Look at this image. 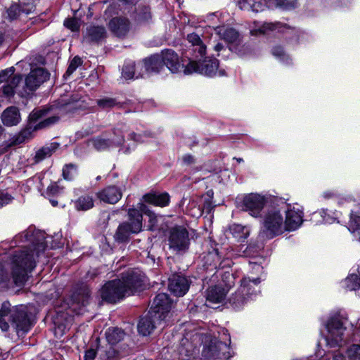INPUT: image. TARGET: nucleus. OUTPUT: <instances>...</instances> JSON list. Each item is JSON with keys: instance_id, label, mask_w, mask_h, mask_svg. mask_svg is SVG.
Instances as JSON below:
<instances>
[{"instance_id": "40", "label": "nucleus", "mask_w": 360, "mask_h": 360, "mask_svg": "<svg viewBox=\"0 0 360 360\" xmlns=\"http://www.w3.org/2000/svg\"><path fill=\"white\" fill-rule=\"evenodd\" d=\"M63 175L67 180H72L77 175V167L73 164L66 165L63 169Z\"/></svg>"}, {"instance_id": "57", "label": "nucleus", "mask_w": 360, "mask_h": 360, "mask_svg": "<svg viewBox=\"0 0 360 360\" xmlns=\"http://www.w3.org/2000/svg\"><path fill=\"white\" fill-rule=\"evenodd\" d=\"M117 354V352L112 346H110L108 350H106V357L108 360H116Z\"/></svg>"}, {"instance_id": "21", "label": "nucleus", "mask_w": 360, "mask_h": 360, "mask_svg": "<svg viewBox=\"0 0 360 360\" xmlns=\"http://www.w3.org/2000/svg\"><path fill=\"white\" fill-rule=\"evenodd\" d=\"M136 68H141L143 72H159L163 68L160 55H154L144 60L143 63H137Z\"/></svg>"}, {"instance_id": "9", "label": "nucleus", "mask_w": 360, "mask_h": 360, "mask_svg": "<svg viewBox=\"0 0 360 360\" xmlns=\"http://www.w3.org/2000/svg\"><path fill=\"white\" fill-rule=\"evenodd\" d=\"M345 322L346 319L340 315L333 316L328 321L326 326L328 333L326 342L330 347H335L343 344L346 329L345 327Z\"/></svg>"}, {"instance_id": "28", "label": "nucleus", "mask_w": 360, "mask_h": 360, "mask_svg": "<svg viewBox=\"0 0 360 360\" xmlns=\"http://www.w3.org/2000/svg\"><path fill=\"white\" fill-rule=\"evenodd\" d=\"M136 67L137 64L132 62L127 63L122 68V77L126 79L143 77L144 75L143 71L141 70V68H136Z\"/></svg>"}, {"instance_id": "25", "label": "nucleus", "mask_w": 360, "mask_h": 360, "mask_svg": "<svg viewBox=\"0 0 360 360\" xmlns=\"http://www.w3.org/2000/svg\"><path fill=\"white\" fill-rule=\"evenodd\" d=\"M106 37V30L103 26H90L86 30L84 41L86 42H98Z\"/></svg>"}, {"instance_id": "56", "label": "nucleus", "mask_w": 360, "mask_h": 360, "mask_svg": "<svg viewBox=\"0 0 360 360\" xmlns=\"http://www.w3.org/2000/svg\"><path fill=\"white\" fill-rule=\"evenodd\" d=\"M128 136H129V139L130 140H133L134 141H135L136 143H142L144 141L143 136H145L146 134L142 135V134H136V133L132 131V132H130Z\"/></svg>"}, {"instance_id": "58", "label": "nucleus", "mask_w": 360, "mask_h": 360, "mask_svg": "<svg viewBox=\"0 0 360 360\" xmlns=\"http://www.w3.org/2000/svg\"><path fill=\"white\" fill-rule=\"evenodd\" d=\"M3 93L6 96H12L15 94V89H13L11 86H9L6 83V84L3 86Z\"/></svg>"}, {"instance_id": "45", "label": "nucleus", "mask_w": 360, "mask_h": 360, "mask_svg": "<svg viewBox=\"0 0 360 360\" xmlns=\"http://www.w3.org/2000/svg\"><path fill=\"white\" fill-rule=\"evenodd\" d=\"M139 212L141 211L148 216L150 223L152 225H155L158 222L157 216L155 215V214L153 213V212L150 211L147 208V206L144 203H143V202L139 203Z\"/></svg>"}, {"instance_id": "33", "label": "nucleus", "mask_w": 360, "mask_h": 360, "mask_svg": "<svg viewBox=\"0 0 360 360\" xmlns=\"http://www.w3.org/2000/svg\"><path fill=\"white\" fill-rule=\"evenodd\" d=\"M108 342L114 345L123 339L124 333L117 328H108L105 333Z\"/></svg>"}, {"instance_id": "41", "label": "nucleus", "mask_w": 360, "mask_h": 360, "mask_svg": "<svg viewBox=\"0 0 360 360\" xmlns=\"http://www.w3.org/2000/svg\"><path fill=\"white\" fill-rule=\"evenodd\" d=\"M348 229L351 232L360 231V215L354 213L351 214Z\"/></svg>"}, {"instance_id": "46", "label": "nucleus", "mask_w": 360, "mask_h": 360, "mask_svg": "<svg viewBox=\"0 0 360 360\" xmlns=\"http://www.w3.org/2000/svg\"><path fill=\"white\" fill-rule=\"evenodd\" d=\"M15 72V68L11 67L0 72V83L8 82Z\"/></svg>"}, {"instance_id": "10", "label": "nucleus", "mask_w": 360, "mask_h": 360, "mask_svg": "<svg viewBox=\"0 0 360 360\" xmlns=\"http://www.w3.org/2000/svg\"><path fill=\"white\" fill-rule=\"evenodd\" d=\"M172 307L171 300L166 293H159L153 300L152 307L149 312L154 314L155 318H158V323L167 322V318L170 316Z\"/></svg>"}, {"instance_id": "35", "label": "nucleus", "mask_w": 360, "mask_h": 360, "mask_svg": "<svg viewBox=\"0 0 360 360\" xmlns=\"http://www.w3.org/2000/svg\"><path fill=\"white\" fill-rule=\"evenodd\" d=\"M189 55L192 57L191 60H195L204 57L206 53V46L202 43L195 47L190 48L188 50Z\"/></svg>"}, {"instance_id": "37", "label": "nucleus", "mask_w": 360, "mask_h": 360, "mask_svg": "<svg viewBox=\"0 0 360 360\" xmlns=\"http://www.w3.org/2000/svg\"><path fill=\"white\" fill-rule=\"evenodd\" d=\"M22 7L21 5L12 4L7 10L8 16L11 20H15L20 17L21 15L25 14L22 11Z\"/></svg>"}, {"instance_id": "1", "label": "nucleus", "mask_w": 360, "mask_h": 360, "mask_svg": "<svg viewBox=\"0 0 360 360\" xmlns=\"http://www.w3.org/2000/svg\"><path fill=\"white\" fill-rule=\"evenodd\" d=\"M46 248L44 237L40 236L31 248L16 251L7 264L10 273L4 271L0 265V283L5 287H8L11 283L16 286H22L28 278V274L35 267V257H38Z\"/></svg>"}, {"instance_id": "22", "label": "nucleus", "mask_w": 360, "mask_h": 360, "mask_svg": "<svg viewBox=\"0 0 360 360\" xmlns=\"http://www.w3.org/2000/svg\"><path fill=\"white\" fill-rule=\"evenodd\" d=\"M90 294L88 289H83L74 295L73 303L70 308L77 314H82L84 311L83 308L89 303Z\"/></svg>"}, {"instance_id": "15", "label": "nucleus", "mask_w": 360, "mask_h": 360, "mask_svg": "<svg viewBox=\"0 0 360 360\" xmlns=\"http://www.w3.org/2000/svg\"><path fill=\"white\" fill-rule=\"evenodd\" d=\"M303 221V212L299 207H290L285 211L284 219L286 231H291L298 229Z\"/></svg>"}, {"instance_id": "5", "label": "nucleus", "mask_w": 360, "mask_h": 360, "mask_svg": "<svg viewBox=\"0 0 360 360\" xmlns=\"http://www.w3.org/2000/svg\"><path fill=\"white\" fill-rule=\"evenodd\" d=\"M260 283L259 278L250 280L248 278H244L241 281V284L237 291L232 295L229 299L231 306L239 309L250 300H252L258 291V285Z\"/></svg>"}, {"instance_id": "8", "label": "nucleus", "mask_w": 360, "mask_h": 360, "mask_svg": "<svg viewBox=\"0 0 360 360\" xmlns=\"http://www.w3.org/2000/svg\"><path fill=\"white\" fill-rule=\"evenodd\" d=\"M218 68L219 61L217 59L205 60L202 63L191 60L184 68V72L186 75L197 72L208 77L225 75V71L218 70Z\"/></svg>"}, {"instance_id": "47", "label": "nucleus", "mask_w": 360, "mask_h": 360, "mask_svg": "<svg viewBox=\"0 0 360 360\" xmlns=\"http://www.w3.org/2000/svg\"><path fill=\"white\" fill-rule=\"evenodd\" d=\"M82 64V60L79 57L75 56L70 62L68 70L65 72V75H72L75 70Z\"/></svg>"}, {"instance_id": "3", "label": "nucleus", "mask_w": 360, "mask_h": 360, "mask_svg": "<svg viewBox=\"0 0 360 360\" xmlns=\"http://www.w3.org/2000/svg\"><path fill=\"white\" fill-rule=\"evenodd\" d=\"M10 324L18 335L20 332L24 333L30 328L26 311L22 308L11 307L8 302H5L0 309V328L3 331H7Z\"/></svg>"}, {"instance_id": "34", "label": "nucleus", "mask_w": 360, "mask_h": 360, "mask_svg": "<svg viewBox=\"0 0 360 360\" xmlns=\"http://www.w3.org/2000/svg\"><path fill=\"white\" fill-rule=\"evenodd\" d=\"M75 207L77 210L86 211L94 207V200L91 196L83 195L79 197L75 202Z\"/></svg>"}, {"instance_id": "42", "label": "nucleus", "mask_w": 360, "mask_h": 360, "mask_svg": "<svg viewBox=\"0 0 360 360\" xmlns=\"http://www.w3.org/2000/svg\"><path fill=\"white\" fill-rule=\"evenodd\" d=\"M39 0H21L22 11L25 15L32 13L35 9V4Z\"/></svg>"}, {"instance_id": "19", "label": "nucleus", "mask_w": 360, "mask_h": 360, "mask_svg": "<svg viewBox=\"0 0 360 360\" xmlns=\"http://www.w3.org/2000/svg\"><path fill=\"white\" fill-rule=\"evenodd\" d=\"M166 322L158 323V318L148 311V314L142 317L138 324L139 333L144 336L150 335L157 326L164 327Z\"/></svg>"}, {"instance_id": "50", "label": "nucleus", "mask_w": 360, "mask_h": 360, "mask_svg": "<svg viewBox=\"0 0 360 360\" xmlns=\"http://www.w3.org/2000/svg\"><path fill=\"white\" fill-rule=\"evenodd\" d=\"M187 40L191 44V48L203 43L199 35L195 33L188 34Z\"/></svg>"}, {"instance_id": "61", "label": "nucleus", "mask_w": 360, "mask_h": 360, "mask_svg": "<svg viewBox=\"0 0 360 360\" xmlns=\"http://www.w3.org/2000/svg\"><path fill=\"white\" fill-rule=\"evenodd\" d=\"M183 161L186 165H191L194 162V158L191 155H185L183 156Z\"/></svg>"}, {"instance_id": "12", "label": "nucleus", "mask_w": 360, "mask_h": 360, "mask_svg": "<svg viewBox=\"0 0 360 360\" xmlns=\"http://www.w3.org/2000/svg\"><path fill=\"white\" fill-rule=\"evenodd\" d=\"M202 354L207 359H228L231 356L227 343L219 340L211 341Z\"/></svg>"}, {"instance_id": "2", "label": "nucleus", "mask_w": 360, "mask_h": 360, "mask_svg": "<svg viewBox=\"0 0 360 360\" xmlns=\"http://www.w3.org/2000/svg\"><path fill=\"white\" fill-rule=\"evenodd\" d=\"M143 275L135 270H128L122 278L107 282L101 289V298L109 303H116L143 288Z\"/></svg>"}, {"instance_id": "30", "label": "nucleus", "mask_w": 360, "mask_h": 360, "mask_svg": "<svg viewBox=\"0 0 360 360\" xmlns=\"http://www.w3.org/2000/svg\"><path fill=\"white\" fill-rule=\"evenodd\" d=\"M226 296L224 289L219 286L210 287L207 290V300L213 303L222 302Z\"/></svg>"}, {"instance_id": "7", "label": "nucleus", "mask_w": 360, "mask_h": 360, "mask_svg": "<svg viewBox=\"0 0 360 360\" xmlns=\"http://www.w3.org/2000/svg\"><path fill=\"white\" fill-rule=\"evenodd\" d=\"M127 131V126L121 124L114 129L113 138L108 139L103 135H101L89 139L88 144L89 146H91L97 151L106 150L110 148L121 146L124 141L123 134Z\"/></svg>"}, {"instance_id": "31", "label": "nucleus", "mask_w": 360, "mask_h": 360, "mask_svg": "<svg viewBox=\"0 0 360 360\" xmlns=\"http://www.w3.org/2000/svg\"><path fill=\"white\" fill-rule=\"evenodd\" d=\"M238 6L242 10L259 12L264 9L265 4L262 0H240Z\"/></svg>"}, {"instance_id": "4", "label": "nucleus", "mask_w": 360, "mask_h": 360, "mask_svg": "<svg viewBox=\"0 0 360 360\" xmlns=\"http://www.w3.org/2000/svg\"><path fill=\"white\" fill-rule=\"evenodd\" d=\"M285 231L283 214L279 210L271 208L268 210L262 217L258 238L260 240L265 241L282 234Z\"/></svg>"}, {"instance_id": "62", "label": "nucleus", "mask_w": 360, "mask_h": 360, "mask_svg": "<svg viewBox=\"0 0 360 360\" xmlns=\"http://www.w3.org/2000/svg\"><path fill=\"white\" fill-rule=\"evenodd\" d=\"M335 195V193L331 191H326L323 193V197L325 199H329L330 198H333Z\"/></svg>"}, {"instance_id": "54", "label": "nucleus", "mask_w": 360, "mask_h": 360, "mask_svg": "<svg viewBox=\"0 0 360 360\" xmlns=\"http://www.w3.org/2000/svg\"><path fill=\"white\" fill-rule=\"evenodd\" d=\"M47 111L48 110L46 109L35 110L30 114V119L32 121H37L38 120L42 118L47 112Z\"/></svg>"}, {"instance_id": "43", "label": "nucleus", "mask_w": 360, "mask_h": 360, "mask_svg": "<svg viewBox=\"0 0 360 360\" xmlns=\"http://www.w3.org/2000/svg\"><path fill=\"white\" fill-rule=\"evenodd\" d=\"M98 105L102 109H108L114 107L117 104L115 98L105 97L97 100Z\"/></svg>"}, {"instance_id": "48", "label": "nucleus", "mask_w": 360, "mask_h": 360, "mask_svg": "<svg viewBox=\"0 0 360 360\" xmlns=\"http://www.w3.org/2000/svg\"><path fill=\"white\" fill-rule=\"evenodd\" d=\"M13 197L6 191L0 190V208L10 204Z\"/></svg>"}, {"instance_id": "53", "label": "nucleus", "mask_w": 360, "mask_h": 360, "mask_svg": "<svg viewBox=\"0 0 360 360\" xmlns=\"http://www.w3.org/2000/svg\"><path fill=\"white\" fill-rule=\"evenodd\" d=\"M61 191L62 188L56 183H52L47 187L46 194L49 195H55L60 193Z\"/></svg>"}, {"instance_id": "63", "label": "nucleus", "mask_w": 360, "mask_h": 360, "mask_svg": "<svg viewBox=\"0 0 360 360\" xmlns=\"http://www.w3.org/2000/svg\"><path fill=\"white\" fill-rule=\"evenodd\" d=\"M332 360H345V356L342 354H335Z\"/></svg>"}, {"instance_id": "44", "label": "nucleus", "mask_w": 360, "mask_h": 360, "mask_svg": "<svg viewBox=\"0 0 360 360\" xmlns=\"http://www.w3.org/2000/svg\"><path fill=\"white\" fill-rule=\"evenodd\" d=\"M349 360H360V345H352L347 352Z\"/></svg>"}, {"instance_id": "26", "label": "nucleus", "mask_w": 360, "mask_h": 360, "mask_svg": "<svg viewBox=\"0 0 360 360\" xmlns=\"http://www.w3.org/2000/svg\"><path fill=\"white\" fill-rule=\"evenodd\" d=\"M145 202L160 207H165L169 204V195L167 193H147L143 197Z\"/></svg>"}, {"instance_id": "55", "label": "nucleus", "mask_w": 360, "mask_h": 360, "mask_svg": "<svg viewBox=\"0 0 360 360\" xmlns=\"http://www.w3.org/2000/svg\"><path fill=\"white\" fill-rule=\"evenodd\" d=\"M22 81V77L20 75H13L9 81L6 82L7 84L11 86L13 89H15V88L18 86L20 82Z\"/></svg>"}, {"instance_id": "18", "label": "nucleus", "mask_w": 360, "mask_h": 360, "mask_svg": "<svg viewBox=\"0 0 360 360\" xmlns=\"http://www.w3.org/2000/svg\"><path fill=\"white\" fill-rule=\"evenodd\" d=\"M97 198L108 204L117 203L122 196L121 189L115 186H108L96 193Z\"/></svg>"}, {"instance_id": "60", "label": "nucleus", "mask_w": 360, "mask_h": 360, "mask_svg": "<svg viewBox=\"0 0 360 360\" xmlns=\"http://www.w3.org/2000/svg\"><path fill=\"white\" fill-rule=\"evenodd\" d=\"M25 132H22L19 135H18L12 142V144L17 145L20 144L25 141Z\"/></svg>"}, {"instance_id": "11", "label": "nucleus", "mask_w": 360, "mask_h": 360, "mask_svg": "<svg viewBox=\"0 0 360 360\" xmlns=\"http://www.w3.org/2000/svg\"><path fill=\"white\" fill-rule=\"evenodd\" d=\"M189 244V235L186 228L177 226L169 230V245L171 249L176 252H184L188 249Z\"/></svg>"}, {"instance_id": "14", "label": "nucleus", "mask_w": 360, "mask_h": 360, "mask_svg": "<svg viewBox=\"0 0 360 360\" xmlns=\"http://www.w3.org/2000/svg\"><path fill=\"white\" fill-rule=\"evenodd\" d=\"M111 32L119 38H124L131 29L130 20L125 17H115L108 23Z\"/></svg>"}, {"instance_id": "16", "label": "nucleus", "mask_w": 360, "mask_h": 360, "mask_svg": "<svg viewBox=\"0 0 360 360\" xmlns=\"http://www.w3.org/2000/svg\"><path fill=\"white\" fill-rule=\"evenodd\" d=\"M49 77V74L41 68H35L31 70L25 79L26 87L34 91Z\"/></svg>"}, {"instance_id": "27", "label": "nucleus", "mask_w": 360, "mask_h": 360, "mask_svg": "<svg viewBox=\"0 0 360 360\" xmlns=\"http://www.w3.org/2000/svg\"><path fill=\"white\" fill-rule=\"evenodd\" d=\"M215 31L220 38L228 43H234L238 40L239 34L233 28L226 26H219L215 28Z\"/></svg>"}, {"instance_id": "17", "label": "nucleus", "mask_w": 360, "mask_h": 360, "mask_svg": "<svg viewBox=\"0 0 360 360\" xmlns=\"http://www.w3.org/2000/svg\"><path fill=\"white\" fill-rule=\"evenodd\" d=\"M190 287L188 279L181 275H174L169 279V288L172 293L175 296H184Z\"/></svg>"}, {"instance_id": "52", "label": "nucleus", "mask_w": 360, "mask_h": 360, "mask_svg": "<svg viewBox=\"0 0 360 360\" xmlns=\"http://www.w3.org/2000/svg\"><path fill=\"white\" fill-rule=\"evenodd\" d=\"M272 53L275 57H277L278 58H281V60H286L288 61L289 60L288 56H287L285 52L283 51V49L280 46H276L272 50Z\"/></svg>"}, {"instance_id": "6", "label": "nucleus", "mask_w": 360, "mask_h": 360, "mask_svg": "<svg viewBox=\"0 0 360 360\" xmlns=\"http://www.w3.org/2000/svg\"><path fill=\"white\" fill-rule=\"evenodd\" d=\"M129 222L121 224L114 236L118 242L126 241L131 233H138L142 229V214L137 209H129L128 211Z\"/></svg>"}, {"instance_id": "23", "label": "nucleus", "mask_w": 360, "mask_h": 360, "mask_svg": "<svg viewBox=\"0 0 360 360\" xmlns=\"http://www.w3.org/2000/svg\"><path fill=\"white\" fill-rule=\"evenodd\" d=\"M1 118L3 124L7 127L17 125L21 120L19 110L15 106H10L5 109Z\"/></svg>"}, {"instance_id": "13", "label": "nucleus", "mask_w": 360, "mask_h": 360, "mask_svg": "<svg viewBox=\"0 0 360 360\" xmlns=\"http://www.w3.org/2000/svg\"><path fill=\"white\" fill-rule=\"evenodd\" d=\"M265 203L266 199L264 196L251 193L243 198V210L248 212L251 216L257 217L260 215Z\"/></svg>"}, {"instance_id": "64", "label": "nucleus", "mask_w": 360, "mask_h": 360, "mask_svg": "<svg viewBox=\"0 0 360 360\" xmlns=\"http://www.w3.org/2000/svg\"><path fill=\"white\" fill-rule=\"evenodd\" d=\"M224 48V46L221 44H217L215 46H214V49L216 51H219L221 50H222Z\"/></svg>"}, {"instance_id": "38", "label": "nucleus", "mask_w": 360, "mask_h": 360, "mask_svg": "<svg viewBox=\"0 0 360 360\" xmlns=\"http://www.w3.org/2000/svg\"><path fill=\"white\" fill-rule=\"evenodd\" d=\"M278 24L273 23H264L260 27L250 31L252 35H257L259 34H266L268 31L274 30L278 28Z\"/></svg>"}, {"instance_id": "39", "label": "nucleus", "mask_w": 360, "mask_h": 360, "mask_svg": "<svg viewBox=\"0 0 360 360\" xmlns=\"http://www.w3.org/2000/svg\"><path fill=\"white\" fill-rule=\"evenodd\" d=\"M59 120V117L56 115H53L51 117H49L47 118L44 119L43 120L40 121L36 126L34 127V129H40L43 128L49 127L56 122H58Z\"/></svg>"}, {"instance_id": "49", "label": "nucleus", "mask_w": 360, "mask_h": 360, "mask_svg": "<svg viewBox=\"0 0 360 360\" xmlns=\"http://www.w3.org/2000/svg\"><path fill=\"white\" fill-rule=\"evenodd\" d=\"M64 25L72 31H77L79 28L78 20L75 18L67 19L64 22Z\"/></svg>"}, {"instance_id": "29", "label": "nucleus", "mask_w": 360, "mask_h": 360, "mask_svg": "<svg viewBox=\"0 0 360 360\" xmlns=\"http://www.w3.org/2000/svg\"><path fill=\"white\" fill-rule=\"evenodd\" d=\"M229 233L238 242H243L249 236L250 229L247 226L234 224L229 226Z\"/></svg>"}, {"instance_id": "32", "label": "nucleus", "mask_w": 360, "mask_h": 360, "mask_svg": "<svg viewBox=\"0 0 360 360\" xmlns=\"http://www.w3.org/2000/svg\"><path fill=\"white\" fill-rule=\"evenodd\" d=\"M59 146L58 143H51L48 146H45L36 152L34 156L35 162H39L46 158L50 157Z\"/></svg>"}, {"instance_id": "51", "label": "nucleus", "mask_w": 360, "mask_h": 360, "mask_svg": "<svg viewBox=\"0 0 360 360\" xmlns=\"http://www.w3.org/2000/svg\"><path fill=\"white\" fill-rule=\"evenodd\" d=\"M276 2L277 6L284 9L294 8L296 4V0H276Z\"/></svg>"}, {"instance_id": "20", "label": "nucleus", "mask_w": 360, "mask_h": 360, "mask_svg": "<svg viewBox=\"0 0 360 360\" xmlns=\"http://www.w3.org/2000/svg\"><path fill=\"white\" fill-rule=\"evenodd\" d=\"M163 66L165 65L172 73L178 72L181 69L185 68L179 61V56L171 49H166L161 53Z\"/></svg>"}, {"instance_id": "24", "label": "nucleus", "mask_w": 360, "mask_h": 360, "mask_svg": "<svg viewBox=\"0 0 360 360\" xmlns=\"http://www.w3.org/2000/svg\"><path fill=\"white\" fill-rule=\"evenodd\" d=\"M131 16L133 17L134 21L138 24L147 23L152 18L150 8L143 4H139L137 7H136Z\"/></svg>"}, {"instance_id": "36", "label": "nucleus", "mask_w": 360, "mask_h": 360, "mask_svg": "<svg viewBox=\"0 0 360 360\" xmlns=\"http://www.w3.org/2000/svg\"><path fill=\"white\" fill-rule=\"evenodd\" d=\"M346 288L349 290H356L360 287V278L355 274H352L345 280Z\"/></svg>"}, {"instance_id": "59", "label": "nucleus", "mask_w": 360, "mask_h": 360, "mask_svg": "<svg viewBox=\"0 0 360 360\" xmlns=\"http://www.w3.org/2000/svg\"><path fill=\"white\" fill-rule=\"evenodd\" d=\"M96 356V351L94 349H89L86 351L84 360H94Z\"/></svg>"}]
</instances>
